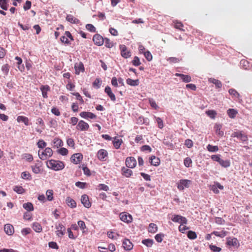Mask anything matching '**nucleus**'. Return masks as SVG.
<instances>
[{
  "label": "nucleus",
  "mask_w": 252,
  "mask_h": 252,
  "mask_svg": "<svg viewBox=\"0 0 252 252\" xmlns=\"http://www.w3.org/2000/svg\"><path fill=\"white\" fill-rule=\"evenodd\" d=\"M47 166L55 171H59L64 168V164L63 161L51 159L47 162Z\"/></svg>",
  "instance_id": "nucleus-1"
},
{
  "label": "nucleus",
  "mask_w": 252,
  "mask_h": 252,
  "mask_svg": "<svg viewBox=\"0 0 252 252\" xmlns=\"http://www.w3.org/2000/svg\"><path fill=\"white\" fill-rule=\"evenodd\" d=\"M231 137H237L242 142H246L248 140V135L242 130H238L233 132Z\"/></svg>",
  "instance_id": "nucleus-2"
},
{
  "label": "nucleus",
  "mask_w": 252,
  "mask_h": 252,
  "mask_svg": "<svg viewBox=\"0 0 252 252\" xmlns=\"http://www.w3.org/2000/svg\"><path fill=\"white\" fill-rule=\"evenodd\" d=\"M53 155V151L50 148H46L45 149L42 151H38V156L42 160L47 159L48 158L51 157Z\"/></svg>",
  "instance_id": "nucleus-3"
},
{
  "label": "nucleus",
  "mask_w": 252,
  "mask_h": 252,
  "mask_svg": "<svg viewBox=\"0 0 252 252\" xmlns=\"http://www.w3.org/2000/svg\"><path fill=\"white\" fill-rule=\"evenodd\" d=\"M191 184V181L188 179L180 180L177 183V188L180 190H183L185 188H188Z\"/></svg>",
  "instance_id": "nucleus-4"
},
{
  "label": "nucleus",
  "mask_w": 252,
  "mask_h": 252,
  "mask_svg": "<svg viewBox=\"0 0 252 252\" xmlns=\"http://www.w3.org/2000/svg\"><path fill=\"white\" fill-rule=\"evenodd\" d=\"M171 219L173 222H178L181 224H187L188 222L186 218L178 215H172Z\"/></svg>",
  "instance_id": "nucleus-5"
},
{
  "label": "nucleus",
  "mask_w": 252,
  "mask_h": 252,
  "mask_svg": "<svg viewBox=\"0 0 252 252\" xmlns=\"http://www.w3.org/2000/svg\"><path fill=\"white\" fill-rule=\"evenodd\" d=\"M120 220L124 222L129 223L132 221V217L127 212H122L120 214Z\"/></svg>",
  "instance_id": "nucleus-6"
},
{
  "label": "nucleus",
  "mask_w": 252,
  "mask_h": 252,
  "mask_svg": "<svg viewBox=\"0 0 252 252\" xmlns=\"http://www.w3.org/2000/svg\"><path fill=\"white\" fill-rule=\"evenodd\" d=\"M119 47L121 51V55L123 58L127 59L130 57L131 53L128 50L126 46L125 45H120Z\"/></svg>",
  "instance_id": "nucleus-7"
},
{
  "label": "nucleus",
  "mask_w": 252,
  "mask_h": 252,
  "mask_svg": "<svg viewBox=\"0 0 252 252\" xmlns=\"http://www.w3.org/2000/svg\"><path fill=\"white\" fill-rule=\"evenodd\" d=\"M136 160L134 157H127L126 159V165L128 168H133L136 166Z\"/></svg>",
  "instance_id": "nucleus-8"
},
{
  "label": "nucleus",
  "mask_w": 252,
  "mask_h": 252,
  "mask_svg": "<svg viewBox=\"0 0 252 252\" xmlns=\"http://www.w3.org/2000/svg\"><path fill=\"white\" fill-rule=\"evenodd\" d=\"M104 38L99 34H96L94 35L93 40L94 44L97 46H101L104 43Z\"/></svg>",
  "instance_id": "nucleus-9"
},
{
  "label": "nucleus",
  "mask_w": 252,
  "mask_h": 252,
  "mask_svg": "<svg viewBox=\"0 0 252 252\" xmlns=\"http://www.w3.org/2000/svg\"><path fill=\"white\" fill-rule=\"evenodd\" d=\"M76 128L81 131L88 130L89 128V125L85 121L81 120L78 122Z\"/></svg>",
  "instance_id": "nucleus-10"
},
{
  "label": "nucleus",
  "mask_w": 252,
  "mask_h": 252,
  "mask_svg": "<svg viewBox=\"0 0 252 252\" xmlns=\"http://www.w3.org/2000/svg\"><path fill=\"white\" fill-rule=\"evenodd\" d=\"M108 156V152L105 149H100L97 152V158L101 161H105L106 158Z\"/></svg>",
  "instance_id": "nucleus-11"
},
{
  "label": "nucleus",
  "mask_w": 252,
  "mask_h": 252,
  "mask_svg": "<svg viewBox=\"0 0 252 252\" xmlns=\"http://www.w3.org/2000/svg\"><path fill=\"white\" fill-rule=\"evenodd\" d=\"M81 201L85 207L89 208L91 207V203L87 194H83L81 196Z\"/></svg>",
  "instance_id": "nucleus-12"
},
{
  "label": "nucleus",
  "mask_w": 252,
  "mask_h": 252,
  "mask_svg": "<svg viewBox=\"0 0 252 252\" xmlns=\"http://www.w3.org/2000/svg\"><path fill=\"white\" fill-rule=\"evenodd\" d=\"M75 73L79 74L80 72H83L85 70L84 64L82 62L76 63L74 64Z\"/></svg>",
  "instance_id": "nucleus-13"
},
{
  "label": "nucleus",
  "mask_w": 252,
  "mask_h": 252,
  "mask_svg": "<svg viewBox=\"0 0 252 252\" xmlns=\"http://www.w3.org/2000/svg\"><path fill=\"white\" fill-rule=\"evenodd\" d=\"M83 156L80 153L73 154L71 157V161L74 164L79 163L82 159Z\"/></svg>",
  "instance_id": "nucleus-14"
},
{
  "label": "nucleus",
  "mask_w": 252,
  "mask_h": 252,
  "mask_svg": "<svg viewBox=\"0 0 252 252\" xmlns=\"http://www.w3.org/2000/svg\"><path fill=\"white\" fill-rule=\"evenodd\" d=\"M80 116L84 119H94L96 118V116L94 113L90 112L83 111L80 113Z\"/></svg>",
  "instance_id": "nucleus-15"
},
{
  "label": "nucleus",
  "mask_w": 252,
  "mask_h": 252,
  "mask_svg": "<svg viewBox=\"0 0 252 252\" xmlns=\"http://www.w3.org/2000/svg\"><path fill=\"white\" fill-rule=\"evenodd\" d=\"M123 246L125 250L130 251L132 249L133 245L129 239H125L123 241Z\"/></svg>",
  "instance_id": "nucleus-16"
},
{
  "label": "nucleus",
  "mask_w": 252,
  "mask_h": 252,
  "mask_svg": "<svg viewBox=\"0 0 252 252\" xmlns=\"http://www.w3.org/2000/svg\"><path fill=\"white\" fill-rule=\"evenodd\" d=\"M4 230L5 233L8 235H12L14 232V227L9 223L6 224L4 225Z\"/></svg>",
  "instance_id": "nucleus-17"
},
{
  "label": "nucleus",
  "mask_w": 252,
  "mask_h": 252,
  "mask_svg": "<svg viewBox=\"0 0 252 252\" xmlns=\"http://www.w3.org/2000/svg\"><path fill=\"white\" fill-rule=\"evenodd\" d=\"M57 229L56 233L59 237H62L64 234L65 228L62 223H60L57 226Z\"/></svg>",
  "instance_id": "nucleus-18"
},
{
  "label": "nucleus",
  "mask_w": 252,
  "mask_h": 252,
  "mask_svg": "<svg viewBox=\"0 0 252 252\" xmlns=\"http://www.w3.org/2000/svg\"><path fill=\"white\" fill-rule=\"evenodd\" d=\"M227 244L229 246H236L237 247L239 246V242L236 238H228L227 240Z\"/></svg>",
  "instance_id": "nucleus-19"
},
{
  "label": "nucleus",
  "mask_w": 252,
  "mask_h": 252,
  "mask_svg": "<svg viewBox=\"0 0 252 252\" xmlns=\"http://www.w3.org/2000/svg\"><path fill=\"white\" fill-rule=\"evenodd\" d=\"M149 160L151 164L155 166H157L159 165L160 159L156 157L155 156H152L149 158Z\"/></svg>",
  "instance_id": "nucleus-20"
},
{
  "label": "nucleus",
  "mask_w": 252,
  "mask_h": 252,
  "mask_svg": "<svg viewBox=\"0 0 252 252\" xmlns=\"http://www.w3.org/2000/svg\"><path fill=\"white\" fill-rule=\"evenodd\" d=\"M104 91L107 94V95L109 96V97L110 98V99L112 101H115L116 100L115 95L112 93L111 89L109 86H106L105 88Z\"/></svg>",
  "instance_id": "nucleus-21"
},
{
  "label": "nucleus",
  "mask_w": 252,
  "mask_h": 252,
  "mask_svg": "<svg viewBox=\"0 0 252 252\" xmlns=\"http://www.w3.org/2000/svg\"><path fill=\"white\" fill-rule=\"evenodd\" d=\"M121 172L122 174L127 178L130 177L132 174V170L125 167H123L122 168Z\"/></svg>",
  "instance_id": "nucleus-22"
},
{
  "label": "nucleus",
  "mask_w": 252,
  "mask_h": 252,
  "mask_svg": "<svg viewBox=\"0 0 252 252\" xmlns=\"http://www.w3.org/2000/svg\"><path fill=\"white\" fill-rule=\"evenodd\" d=\"M123 143V140L122 139H119L117 137H115L113 138V144L114 147L116 149H119L120 148V146Z\"/></svg>",
  "instance_id": "nucleus-23"
},
{
  "label": "nucleus",
  "mask_w": 252,
  "mask_h": 252,
  "mask_svg": "<svg viewBox=\"0 0 252 252\" xmlns=\"http://www.w3.org/2000/svg\"><path fill=\"white\" fill-rule=\"evenodd\" d=\"M50 87L48 85H42L40 87V90L42 92V95L44 98H47V92L49 91Z\"/></svg>",
  "instance_id": "nucleus-24"
},
{
  "label": "nucleus",
  "mask_w": 252,
  "mask_h": 252,
  "mask_svg": "<svg viewBox=\"0 0 252 252\" xmlns=\"http://www.w3.org/2000/svg\"><path fill=\"white\" fill-rule=\"evenodd\" d=\"M17 121L18 123L21 122L24 123L26 126L29 125V120L28 117L23 116H19L17 118Z\"/></svg>",
  "instance_id": "nucleus-25"
},
{
  "label": "nucleus",
  "mask_w": 252,
  "mask_h": 252,
  "mask_svg": "<svg viewBox=\"0 0 252 252\" xmlns=\"http://www.w3.org/2000/svg\"><path fill=\"white\" fill-rule=\"evenodd\" d=\"M67 205L71 208H74L76 207V203L74 200L70 197H67L66 199Z\"/></svg>",
  "instance_id": "nucleus-26"
},
{
  "label": "nucleus",
  "mask_w": 252,
  "mask_h": 252,
  "mask_svg": "<svg viewBox=\"0 0 252 252\" xmlns=\"http://www.w3.org/2000/svg\"><path fill=\"white\" fill-rule=\"evenodd\" d=\"M227 114L229 117V118L231 119H234L236 117V115H237L238 112L236 110L234 109L229 108L227 111Z\"/></svg>",
  "instance_id": "nucleus-27"
},
{
  "label": "nucleus",
  "mask_w": 252,
  "mask_h": 252,
  "mask_svg": "<svg viewBox=\"0 0 252 252\" xmlns=\"http://www.w3.org/2000/svg\"><path fill=\"white\" fill-rule=\"evenodd\" d=\"M126 83L131 86H137L139 84L138 79L133 80L130 78H128L126 80Z\"/></svg>",
  "instance_id": "nucleus-28"
},
{
  "label": "nucleus",
  "mask_w": 252,
  "mask_h": 252,
  "mask_svg": "<svg viewBox=\"0 0 252 252\" xmlns=\"http://www.w3.org/2000/svg\"><path fill=\"white\" fill-rule=\"evenodd\" d=\"M158 226L156 224L151 223L149 225L148 231L150 233H155L158 231Z\"/></svg>",
  "instance_id": "nucleus-29"
},
{
  "label": "nucleus",
  "mask_w": 252,
  "mask_h": 252,
  "mask_svg": "<svg viewBox=\"0 0 252 252\" xmlns=\"http://www.w3.org/2000/svg\"><path fill=\"white\" fill-rule=\"evenodd\" d=\"M209 81L210 82L214 84H215L216 86V87L217 88H220L222 86V84H221V82L220 80L216 79L215 78H209Z\"/></svg>",
  "instance_id": "nucleus-30"
},
{
  "label": "nucleus",
  "mask_w": 252,
  "mask_h": 252,
  "mask_svg": "<svg viewBox=\"0 0 252 252\" xmlns=\"http://www.w3.org/2000/svg\"><path fill=\"white\" fill-rule=\"evenodd\" d=\"M66 20L72 24H76L79 22V20L72 15H67L66 17Z\"/></svg>",
  "instance_id": "nucleus-31"
},
{
  "label": "nucleus",
  "mask_w": 252,
  "mask_h": 252,
  "mask_svg": "<svg viewBox=\"0 0 252 252\" xmlns=\"http://www.w3.org/2000/svg\"><path fill=\"white\" fill-rule=\"evenodd\" d=\"M32 227L35 232L38 233L41 232L42 230L41 225L38 222H34Z\"/></svg>",
  "instance_id": "nucleus-32"
},
{
  "label": "nucleus",
  "mask_w": 252,
  "mask_h": 252,
  "mask_svg": "<svg viewBox=\"0 0 252 252\" xmlns=\"http://www.w3.org/2000/svg\"><path fill=\"white\" fill-rule=\"evenodd\" d=\"M23 207L28 211H32L34 209L33 204L31 202H28L23 204Z\"/></svg>",
  "instance_id": "nucleus-33"
},
{
  "label": "nucleus",
  "mask_w": 252,
  "mask_h": 252,
  "mask_svg": "<svg viewBox=\"0 0 252 252\" xmlns=\"http://www.w3.org/2000/svg\"><path fill=\"white\" fill-rule=\"evenodd\" d=\"M228 92L229 94L232 95L233 98H239L240 97V94L238 92L234 89H230L229 90Z\"/></svg>",
  "instance_id": "nucleus-34"
},
{
  "label": "nucleus",
  "mask_w": 252,
  "mask_h": 252,
  "mask_svg": "<svg viewBox=\"0 0 252 252\" xmlns=\"http://www.w3.org/2000/svg\"><path fill=\"white\" fill-rule=\"evenodd\" d=\"M174 27L175 28L178 29L182 31H184L185 30L183 29L184 25L183 23L181 22H179L178 21H174Z\"/></svg>",
  "instance_id": "nucleus-35"
},
{
  "label": "nucleus",
  "mask_w": 252,
  "mask_h": 252,
  "mask_svg": "<svg viewBox=\"0 0 252 252\" xmlns=\"http://www.w3.org/2000/svg\"><path fill=\"white\" fill-rule=\"evenodd\" d=\"M221 166L223 167H228L230 165V162L229 160H223L220 158L219 162Z\"/></svg>",
  "instance_id": "nucleus-36"
},
{
  "label": "nucleus",
  "mask_w": 252,
  "mask_h": 252,
  "mask_svg": "<svg viewBox=\"0 0 252 252\" xmlns=\"http://www.w3.org/2000/svg\"><path fill=\"white\" fill-rule=\"evenodd\" d=\"M104 43L105 44V46L107 48H111L114 46L113 42L111 41L109 38H104Z\"/></svg>",
  "instance_id": "nucleus-37"
},
{
  "label": "nucleus",
  "mask_w": 252,
  "mask_h": 252,
  "mask_svg": "<svg viewBox=\"0 0 252 252\" xmlns=\"http://www.w3.org/2000/svg\"><path fill=\"white\" fill-rule=\"evenodd\" d=\"M47 199L49 201H52L54 199L53 190L52 189H48L46 192Z\"/></svg>",
  "instance_id": "nucleus-38"
},
{
  "label": "nucleus",
  "mask_w": 252,
  "mask_h": 252,
  "mask_svg": "<svg viewBox=\"0 0 252 252\" xmlns=\"http://www.w3.org/2000/svg\"><path fill=\"white\" fill-rule=\"evenodd\" d=\"M142 243L148 247H151L153 245L154 241L152 239H147L143 240Z\"/></svg>",
  "instance_id": "nucleus-39"
},
{
  "label": "nucleus",
  "mask_w": 252,
  "mask_h": 252,
  "mask_svg": "<svg viewBox=\"0 0 252 252\" xmlns=\"http://www.w3.org/2000/svg\"><path fill=\"white\" fill-rule=\"evenodd\" d=\"M21 178L24 179L31 180L32 177L30 173L28 172L25 171L21 173Z\"/></svg>",
  "instance_id": "nucleus-40"
},
{
  "label": "nucleus",
  "mask_w": 252,
  "mask_h": 252,
  "mask_svg": "<svg viewBox=\"0 0 252 252\" xmlns=\"http://www.w3.org/2000/svg\"><path fill=\"white\" fill-rule=\"evenodd\" d=\"M207 149L209 152H215L219 150V148L218 146H213L212 145L209 144L207 146Z\"/></svg>",
  "instance_id": "nucleus-41"
},
{
  "label": "nucleus",
  "mask_w": 252,
  "mask_h": 252,
  "mask_svg": "<svg viewBox=\"0 0 252 252\" xmlns=\"http://www.w3.org/2000/svg\"><path fill=\"white\" fill-rule=\"evenodd\" d=\"M9 70V66L8 64H5L1 67V71L4 75H7Z\"/></svg>",
  "instance_id": "nucleus-42"
},
{
  "label": "nucleus",
  "mask_w": 252,
  "mask_h": 252,
  "mask_svg": "<svg viewBox=\"0 0 252 252\" xmlns=\"http://www.w3.org/2000/svg\"><path fill=\"white\" fill-rule=\"evenodd\" d=\"M187 236L189 239L193 240L196 238L197 235L194 231L190 230L188 231Z\"/></svg>",
  "instance_id": "nucleus-43"
},
{
  "label": "nucleus",
  "mask_w": 252,
  "mask_h": 252,
  "mask_svg": "<svg viewBox=\"0 0 252 252\" xmlns=\"http://www.w3.org/2000/svg\"><path fill=\"white\" fill-rule=\"evenodd\" d=\"M22 156L23 158L29 162H31L33 159L32 156L30 154L26 153L23 154Z\"/></svg>",
  "instance_id": "nucleus-44"
},
{
  "label": "nucleus",
  "mask_w": 252,
  "mask_h": 252,
  "mask_svg": "<svg viewBox=\"0 0 252 252\" xmlns=\"http://www.w3.org/2000/svg\"><path fill=\"white\" fill-rule=\"evenodd\" d=\"M78 225L80 228V229L82 230L83 233L85 232V229L86 228V226L85 223V222L82 220H79L78 221Z\"/></svg>",
  "instance_id": "nucleus-45"
},
{
  "label": "nucleus",
  "mask_w": 252,
  "mask_h": 252,
  "mask_svg": "<svg viewBox=\"0 0 252 252\" xmlns=\"http://www.w3.org/2000/svg\"><path fill=\"white\" fill-rule=\"evenodd\" d=\"M184 163L186 167H189L191 165L192 160L190 158H186L184 160Z\"/></svg>",
  "instance_id": "nucleus-46"
},
{
  "label": "nucleus",
  "mask_w": 252,
  "mask_h": 252,
  "mask_svg": "<svg viewBox=\"0 0 252 252\" xmlns=\"http://www.w3.org/2000/svg\"><path fill=\"white\" fill-rule=\"evenodd\" d=\"M13 190L19 194H22L24 192V189L21 186H15Z\"/></svg>",
  "instance_id": "nucleus-47"
},
{
  "label": "nucleus",
  "mask_w": 252,
  "mask_h": 252,
  "mask_svg": "<svg viewBox=\"0 0 252 252\" xmlns=\"http://www.w3.org/2000/svg\"><path fill=\"white\" fill-rule=\"evenodd\" d=\"M207 115L212 119H214L217 115V113L214 110H208L206 112Z\"/></svg>",
  "instance_id": "nucleus-48"
},
{
  "label": "nucleus",
  "mask_w": 252,
  "mask_h": 252,
  "mask_svg": "<svg viewBox=\"0 0 252 252\" xmlns=\"http://www.w3.org/2000/svg\"><path fill=\"white\" fill-rule=\"evenodd\" d=\"M209 248L213 252H220L221 250V249L220 248L213 245H210Z\"/></svg>",
  "instance_id": "nucleus-49"
},
{
  "label": "nucleus",
  "mask_w": 252,
  "mask_h": 252,
  "mask_svg": "<svg viewBox=\"0 0 252 252\" xmlns=\"http://www.w3.org/2000/svg\"><path fill=\"white\" fill-rule=\"evenodd\" d=\"M164 235L163 234L159 233V234H157L155 236V238L158 242L160 243L162 241L163 238L164 237Z\"/></svg>",
  "instance_id": "nucleus-50"
},
{
  "label": "nucleus",
  "mask_w": 252,
  "mask_h": 252,
  "mask_svg": "<svg viewBox=\"0 0 252 252\" xmlns=\"http://www.w3.org/2000/svg\"><path fill=\"white\" fill-rule=\"evenodd\" d=\"M181 79L182 81L186 83H188L191 81V77L188 75L183 74L182 76Z\"/></svg>",
  "instance_id": "nucleus-51"
},
{
  "label": "nucleus",
  "mask_w": 252,
  "mask_h": 252,
  "mask_svg": "<svg viewBox=\"0 0 252 252\" xmlns=\"http://www.w3.org/2000/svg\"><path fill=\"white\" fill-rule=\"evenodd\" d=\"M0 6L2 9L6 10L7 9L6 0H0Z\"/></svg>",
  "instance_id": "nucleus-52"
},
{
  "label": "nucleus",
  "mask_w": 252,
  "mask_h": 252,
  "mask_svg": "<svg viewBox=\"0 0 252 252\" xmlns=\"http://www.w3.org/2000/svg\"><path fill=\"white\" fill-rule=\"evenodd\" d=\"M144 55L145 58L148 61H152V60L153 59V56H152L151 53L149 51H147L144 52Z\"/></svg>",
  "instance_id": "nucleus-53"
},
{
  "label": "nucleus",
  "mask_w": 252,
  "mask_h": 252,
  "mask_svg": "<svg viewBox=\"0 0 252 252\" xmlns=\"http://www.w3.org/2000/svg\"><path fill=\"white\" fill-rule=\"evenodd\" d=\"M156 121L158 124V128L161 129L163 127V123L162 120L159 118V117H155Z\"/></svg>",
  "instance_id": "nucleus-54"
},
{
  "label": "nucleus",
  "mask_w": 252,
  "mask_h": 252,
  "mask_svg": "<svg viewBox=\"0 0 252 252\" xmlns=\"http://www.w3.org/2000/svg\"><path fill=\"white\" fill-rule=\"evenodd\" d=\"M149 101L150 104L152 108H153L155 109H157L158 108L156 101L153 98H150L149 99Z\"/></svg>",
  "instance_id": "nucleus-55"
},
{
  "label": "nucleus",
  "mask_w": 252,
  "mask_h": 252,
  "mask_svg": "<svg viewBox=\"0 0 252 252\" xmlns=\"http://www.w3.org/2000/svg\"><path fill=\"white\" fill-rule=\"evenodd\" d=\"M54 144L57 147H61L63 145V142L61 139L56 138L54 139Z\"/></svg>",
  "instance_id": "nucleus-56"
},
{
  "label": "nucleus",
  "mask_w": 252,
  "mask_h": 252,
  "mask_svg": "<svg viewBox=\"0 0 252 252\" xmlns=\"http://www.w3.org/2000/svg\"><path fill=\"white\" fill-rule=\"evenodd\" d=\"M132 63L134 66H138L141 64L140 60L137 56L134 57V59L132 61Z\"/></svg>",
  "instance_id": "nucleus-57"
},
{
  "label": "nucleus",
  "mask_w": 252,
  "mask_h": 252,
  "mask_svg": "<svg viewBox=\"0 0 252 252\" xmlns=\"http://www.w3.org/2000/svg\"><path fill=\"white\" fill-rule=\"evenodd\" d=\"M221 126L220 125H217L216 126V132L219 135L222 136L223 135V132L220 130Z\"/></svg>",
  "instance_id": "nucleus-58"
},
{
  "label": "nucleus",
  "mask_w": 252,
  "mask_h": 252,
  "mask_svg": "<svg viewBox=\"0 0 252 252\" xmlns=\"http://www.w3.org/2000/svg\"><path fill=\"white\" fill-rule=\"evenodd\" d=\"M167 61L170 63H178L180 61V60L176 57H170L167 59Z\"/></svg>",
  "instance_id": "nucleus-59"
},
{
  "label": "nucleus",
  "mask_w": 252,
  "mask_h": 252,
  "mask_svg": "<svg viewBox=\"0 0 252 252\" xmlns=\"http://www.w3.org/2000/svg\"><path fill=\"white\" fill-rule=\"evenodd\" d=\"M37 146L39 148H43L46 147L47 144L43 140H39L37 143Z\"/></svg>",
  "instance_id": "nucleus-60"
},
{
  "label": "nucleus",
  "mask_w": 252,
  "mask_h": 252,
  "mask_svg": "<svg viewBox=\"0 0 252 252\" xmlns=\"http://www.w3.org/2000/svg\"><path fill=\"white\" fill-rule=\"evenodd\" d=\"M72 94L75 96L76 97V99L78 100L81 104H83L84 103V100L82 97V96L80 95L79 93H72Z\"/></svg>",
  "instance_id": "nucleus-61"
},
{
  "label": "nucleus",
  "mask_w": 252,
  "mask_h": 252,
  "mask_svg": "<svg viewBox=\"0 0 252 252\" xmlns=\"http://www.w3.org/2000/svg\"><path fill=\"white\" fill-rule=\"evenodd\" d=\"M98 189L99 190H103L105 191H107L109 189V187L108 186L105 184H100L98 186Z\"/></svg>",
  "instance_id": "nucleus-62"
},
{
  "label": "nucleus",
  "mask_w": 252,
  "mask_h": 252,
  "mask_svg": "<svg viewBox=\"0 0 252 252\" xmlns=\"http://www.w3.org/2000/svg\"><path fill=\"white\" fill-rule=\"evenodd\" d=\"M75 186L79 188L83 189L86 188V183L81 182H77L75 183Z\"/></svg>",
  "instance_id": "nucleus-63"
},
{
  "label": "nucleus",
  "mask_w": 252,
  "mask_h": 252,
  "mask_svg": "<svg viewBox=\"0 0 252 252\" xmlns=\"http://www.w3.org/2000/svg\"><path fill=\"white\" fill-rule=\"evenodd\" d=\"M86 28L88 31L91 32H95L96 30L95 28L92 24H87Z\"/></svg>",
  "instance_id": "nucleus-64"
}]
</instances>
